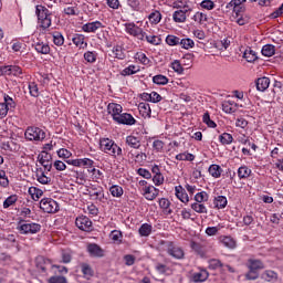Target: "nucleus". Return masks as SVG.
<instances>
[{
	"mask_svg": "<svg viewBox=\"0 0 283 283\" xmlns=\"http://www.w3.org/2000/svg\"><path fill=\"white\" fill-rule=\"evenodd\" d=\"M99 147L104 154H108V156H112L113 158L123 156V148L115 144L113 139L102 138L99 140Z\"/></svg>",
	"mask_w": 283,
	"mask_h": 283,
	"instance_id": "1",
	"label": "nucleus"
},
{
	"mask_svg": "<svg viewBox=\"0 0 283 283\" xmlns=\"http://www.w3.org/2000/svg\"><path fill=\"white\" fill-rule=\"evenodd\" d=\"M35 14L38 17V25L42 30H48L52 25V13L50 10L41 4L35 7Z\"/></svg>",
	"mask_w": 283,
	"mask_h": 283,
	"instance_id": "2",
	"label": "nucleus"
},
{
	"mask_svg": "<svg viewBox=\"0 0 283 283\" xmlns=\"http://www.w3.org/2000/svg\"><path fill=\"white\" fill-rule=\"evenodd\" d=\"M24 136L27 140H35L36 143H41V140H45L44 130L34 126L28 127L24 133Z\"/></svg>",
	"mask_w": 283,
	"mask_h": 283,
	"instance_id": "3",
	"label": "nucleus"
},
{
	"mask_svg": "<svg viewBox=\"0 0 283 283\" xmlns=\"http://www.w3.org/2000/svg\"><path fill=\"white\" fill-rule=\"evenodd\" d=\"M124 27H125L126 34H129L130 36H135L139 41H145V31H143V29L136 25V23L134 22L125 23Z\"/></svg>",
	"mask_w": 283,
	"mask_h": 283,
	"instance_id": "4",
	"label": "nucleus"
},
{
	"mask_svg": "<svg viewBox=\"0 0 283 283\" xmlns=\"http://www.w3.org/2000/svg\"><path fill=\"white\" fill-rule=\"evenodd\" d=\"M40 209H42L44 213H56V211H59V203L52 198H43L40 201Z\"/></svg>",
	"mask_w": 283,
	"mask_h": 283,
	"instance_id": "5",
	"label": "nucleus"
},
{
	"mask_svg": "<svg viewBox=\"0 0 283 283\" xmlns=\"http://www.w3.org/2000/svg\"><path fill=\"white\" fill-rule=\"evenodd\" d=\"M18 231H20L22 235H34V233H39V231H41V224L34 222L20 223Z\"/></svg>",
	"mask_w": 283,
	"mask_h": 283,
	"instance_id": "6",
	"label": "nucleus"
},
{
	"mask_svg": "<svg viewBox=\"0 0 283 283\" xmlns=\"http://www.w3.org/2000/svg\"><path fill=\"white\" fill-rule=\"evenodd\" d=\"M38 161L45 169V171H52V155L45 150L38 155Z\"/></svg>",
	"mask_w": 283,
	"mask_h": 283,
	"instance_id": "7",
	"label": "nucleus"
},
{
	"mask_svg": "<svg viewBox=\"0 0 283 283\" xmlns=\"http://www.w3.org/2000/svg\"><path fill=\"white\" fill-rule=\"evenodd\" d=\"M166 251L168 255L175 258V260H182V258H185V251L172 242L167 243Z\"/></svg>",
	"mask_w": 283,
	"mask_h": 283,
	"instance_id": "8",
	"label": "nucleus"
},
{
	"mask_svg": "<svg viewBox=\"0 0 283 283\" xmlns=\"http://www.w3.org/2000/svg\"><path fill=\"white\" fill-rule=\"evenodd\" d=\"M51 170H45L43 168H36L35 178L40 185H52V177L48 176Z\"/></svg>",
	"mask_w": 283,
	"mask_h": 283,
	"instance_id": "9",
	"label": "nucleus"
},
{
	"mask_svg": "<svg viewBox=\"0 0 283 283\" xmlns=\"http://www.w3.org/2000/svg\"><path fill=\"white\" fill-rule=\"evenodd\" d=\"M75 224L81 231H92V220L86 216H80L75 219Z\"/></svg>",
	"mask_w": 283,
	"mask_h": 283,
	"instance_id": "10",
	"label": "nucleus"
},
{
	"mask_svg": "<svg viewBox=\"0 0 283 283\" xmlns=\"http://www.w3.org/2000/svg\"><path fill=\"white\" fill-rule=\"evenodd\" d=\"M107 114L113 118L114 123L120 114H123V106L116 103H109L107 105Z\"/></svg>",
	"mask_w": 283,
	"mask_h": 283,
	"instance_id": "11",
	"label": "nucleus"
},
{
	"mask_svg": "<svg viewBox=\"0 0 283 283\" xmlns=\"http://www.w3.org/2000/svg\"><path fill=\"white\" fill-rule=\"evenodd\" d=\"M67 165H72V167H94V160L90 158H82V159H69L66 160Z\"/></svg>",
	"mask_w": 283,
	"mask_h": 283,
	"instance_id": "12",
	"label": "nucleus"
},
{
	"mask_svg": "<svg viewBox=\"0 0 283 283\" xmlns=\"http://www.w3.org/2000/svg\"><path fill=\"white\" fill-rule=\"evenodd\" d=\"M158 193H160V190L154 186H145L143 188V196L146 200H156V198H158Z\"/></svg>",
	"mask_w": 283,
	"mask_h": 283,
	"instance_id": "13",
	"label": "nucleus"
},
{
	"mask_svg": "<svg viewBox=\"0 0 283 283\" xmlns=\"http://www.w3.org/2000/svg\"><path fill=\"white\" fill-rule=\"evenodd\" d=\"M115 123L117 125H134L136 123V118L129 113H119V116L116 118Z\"/></svg>",
	"mask_w": 283,
	"mask_h": 283,
	"instance_id": "14",
	"label": "nucleus"
},
{
	"mask_svg": "<svg viewBox=\"0 0 283 283\" xmlns=\"http://www.w3.org/2000/svg\"><path fill=\"white\" fill-rule=\"evenodd\" d=\"M190 11H191V9H189L187 7L175 11L172 13V21H175V23H185V21H187V13Z\"/></svg>",
	"mask_w": 283,
	"mask_h": 283,
	"instance_id": "15",
	"label": "nucleus"
},
{
	"mask_svg": "<svg viewBox=\"0 0 283 283\" xmlns=\"http://www.w3.org/2000/svg\"><path fill=\"white\" fill-rule=\"evenodd\" d=\"M87 252L91 258H103V255H105V251H103L96 243H90L87 245Z\"/></svg>",
	"mask_w": 283,
	"mask_h": 283,
	"instance_id": "16",
	"label": "nucleus"
},
{
	"mask_svg": "<svg viewBox=\"0 0 283 283\" xmlns=\"http://www.w3.org/2000/svg\"><path fill=\"white\" fill-rule=\"evenodd\" d=\"M159 207L164 216H171L174 213V210H171V201L167 198L159 199Z\"/></svg>",
	"mask_w": 283,
	"mask_h": 283,
	"instance_id": "17",
	"label": "nucleus"
},
{
	"mask_svg": "<svg viewBox=\"0 0 283 283\" xmlns=\"http://www.w3.org/2000/svg\"><path fill=\"white\" fill-rule=\"evenodd\" d=\"M175 196L180 200V202H184V205H187L189 202V195H187V191H185V188L182 186H176L175 187Z\"/></svg>",
	"mask_w": 283,
	"mask_h": 283,
	"instance_id": "18",
	"label": "nucleus"
},
{
	"mask_svg": "<svg viewBox=\"0 0 283 283\" xmlns=\"http://www.w3.org/2000/svg\"><path fill=\"white\" fill-rule=\"evenodd\" d=\"M101 28H103V22L94 21V22L85 23L82 27V30L83 32L92 33V32H96V30H101Z\"/></svg>",
	"mask_w": 283,
	"mask_h": 283,
	"instance_id": "19",
	"label": "nucleus"
},
{
	"mask_svg": "<svg viewBox=\"0 0 283 283\" xmlns=\"http://www.w3.org/2000/svg\"><path fill=\"white\" fill-rule=\"evenodd\" d=\"M138 111L143 118H151V106L147 102H140L138 104Z\"/></svg>",
	"mask_w": 283,
	"mask_h": 283,
	"instance_id": "20",
	"label": "nucleus"
},
{
	"mask_svg": "<svg viewBox=\"0 0 283 283\" xmlns=\"http://www.w3.org/2000/svg\"><path fill=\"white\" fill-rule=\"evenodd\" d=\"M222 112L226 114H234V112H238V103L233 101H224L222 103Z\"/></svg>",
	"mask_w": 283,
	"mask_h": 283,
	"instance_id": "21",
	"label": "nucleus"
},
{
	"mask_svg": "<svg viewBox=\"0 0 283 283\" xmlns=\"http://www.w3.org/2000/svg\"><path fill=\"white\" fill-rule=\"evenodd\" d=\"M73 44L76 45L80 50H85L87 48V42L85 41V35L83 34H75L72 38Z\"/></svg>",
	"mask_w": 283,
	"mask_h": 283,
	"instance_id": "22",
	"label": "nucleus"
},
{
	"mask_svg": "<svg viewBox=\"0 0 283 283\" xmlns=\"http://www.w3.org/2000/svg\"><path fill=\"white\" fill-rule=\"evenodd\" d=\"M269 85H271V80L269 77H259L256 80V90L259 92H266Z\"/></svg>",
	"mask_w": 283,
	"mask_h": 283,
	"instance_id": "23",
	"label": "nucleus"
},
{
	"mask_svg": "<svg viewBox=\"0 0 283 283\" xmlns=\"http://www.w3.org/2000/svg\"><path fill=\"white\" fill-rule=\"evenodd\" d=\"M126 145L132 147V149H140V137L129 135L126 137Z\"/></svg>",
	"mask_w": 283,
	"mask_h": 283,
	"instance_id": "24",
	"label": "nucleus"
},
{
	"mask_svg": "<svg viewBox=\"0 0 283 283\" xmlns=\"http://www.w3.org/2000/svg\"><path fill=\"white\" fill-rule=\"evenodd\" d=\"M81 271L86 280H91V277H94V269H92L91 264L87 263H81Z\"/></svg>",
	"mask_w": 283,
	"mask_h": 283,
	"instance_id": "25",
	"label": "nucleus"
},
{
	"mask_svg": "<svg viewBox=\"0 0 283 283\" xmlns=\"http://www.w3.org/2000/svg\"><path fill=\"white\" fill-rule=\"evenodd\" d=\"M34 50L38 54H50V44L45 42H36L34 44Z\"/></svg>",
	"mask_w": 283,
	"mask_h": 283,
	"instance_id": "26",
	"label": "nucleus"
},
{
	"mask_svg": "<svg viewBox=\"0 0 283 283\" xmlns=\"http://www.w3.org/2000/svg\"><path fill=\"white\" fill-rule=\"evenodd\" d=\"M227 205H229V201L224 196H218L213 199L214 209H224Z\"/></svg>",
	"mask_w": 283,
	"mask_h": 283,
	"instance_id": "27",
	"label": "nucleus"
},
{
	"mask_svg": "<svg viewBox=\"0 0 283 283\" xmlns=\"http://www.w3.org/2000/svg\"><path fill=\"white\" fill-rule=\"evenodd\" d=\"M148 21L153 25H158L160 21H163V13L160 11L155 10L148 15Z\"/></svg>",
	"mask_w": 283,
	"mask_h": 283,
	"instance_id": "28",
	"label": "nucleus"
},
{
	"mask_svg": "<svg viewBox=\"0 0 283 283\" xmlns=\"http://www.w3.org/2000/svg\"><path fill=\"white\" fill-rule=\"evenodd\" d=\"M243 59H245L248 63H254V61H258V54L251 48H248L243 52Z\"/></svg>",
	"mask_w": 283,
	"mask_h": 283,
	"instance_id": "29",
	"label": "nucleus"
},
{
	"mask_svg": "<svg viewBox=\"0 0 283 283\" xmlns=\"http://www.w3.org/2000/svg\"><path fill=\"white\" fill-rule=\"evenodd\" d=\"M265 282H277V274L273 270H266L261 275Z\"/></svg>",
	"mask_w": 283,
	"mask_h": 283,
	"instance_id": "30",
	"label": "nucleus"
},
{
	"mask_svg": "<svg viewBox=\"0 0 283 283\" xmlns=\"http://www.w3.org/2000/svg\"><path fill=\"white\" fill-rule=\"evenodd\" d=\"M219 241L222 245H224L227 249H235V241L233 238L231 237H227V235H223V237H220L219 238Z\"/></svg>",
	"mask_w": 283,
	"mask_h": 283,
	"instance_id": "31",
	"label": "nucleus"
},
{
	"mask_svg": "<svg viewBox=\"0 0 283 283\" xmlns=\"http://www.w3.org/2000/svg\"><path fill=\"white\" fill-rule=\"evenodd\" d=\"M109 193L113 198H123L125 190H123V187L118 185H113L109 187Z\"/></svg>",
	"mask_w": 283,
	"mask_h": 283,
	"instance_id": "32",
	"label": "nucleus"
},
{
	"mask_svg": "<svg viewBox=\"0 0 283 283\" xmlns=\"http://www.w3.org/2000/svg\"><path fill=\"white\" fill-rule=\"evenodd\" d=\"M248 269L250 271H260V269H264V264L260 260L250 259L248 261Z\"/></svg>",
	"mask_w": 283,
	"mask_h": 283,
	"instance_id": "33",
	"label": "nucleus"
},
{
	"mask_svg": "<svg viewBox=\"0 0 283 283\" xmlns=\"http://www.w3.org/2000/svg\"><path fill=\"white\" fill-rule=\"evenodd\" d=\"M138 72H140V69H138V66L130 64L127 67H125L124 70H122L120 75L122 76H133V74H138Z\"/></svg>",
	"mask_w": 283,
	"mask_h": 283,
	"instance_id": "34",
	"label": "nucleus"
},
{
	"mask_svg": "<svg viewBox=\"0 0 283 283\" xmlns=\"http://www.w3.org/2000/svg\"><path fill=\"white\" fill-rule=\"evenodd\" d=\"M208 171L212 178H220V176H222V167H220V165H210Z\"/></svg>",
	"mask_w": 283,
	"mask_h": 283,
	"instance_id": "35",
	"label": "nucleus"
},
{
	"mask_svg": "<svg viewBox=\"0 0 283 283\" xmlns=\"http://www.w3.org/2000/svg\"><path fill=\"white\" fill-rule=\"evenodd\" d=\"M261 54L263 56H268V59H270V56H274L275 55V45H273V44L263 45V48L261 50Z\"/></svg>",
	"mask_w": 283,
	"mask_h": 283,
	"instance_id": "36",
	"label": "nucleus"
},
{
	"mask_svg": "<svg viewBox=\"0 0 283 283\" xmlns=\"http://www.w3.org/2000/svg\"><path fill=\"white\" fill-rule=\"evenodd\" d=\"M251 174H252V170L247 166H241L238 169V176L240 180H247V178H250Z\"/></svg>",
	"mask_w": 283,
	"mask_h": 283,
	"instance_id": "37",
	"label": "nucleus"
},
{
	"mask_svg": "<svg viewBox=\"0 0 283 283\" xmlns=\"http://www.w3.org/2000/svg\"><path fill=\"white\" fill-rule=\"evenodd\" d=\"M209 279V272L207 270H200L193 274V282H207Z\"/></svg>",
	"mask_w": 283,
	"mask_h": 283,
	"instance_id": "38",
	"label": "nucleus"
},
{
	"mask_svg": "<svg viewBox=\"0 0 283 283\" xmlns=\"http://www.w3.org/2000/svg\"><path fill=\"white\" fill-rule=\"evenodd\" d=\"M151 224L143 223L138 230L139 235H142V238H148V235H151Z\"/></svg>",
	"mask_w": 283,
	"mask_h": 283,
	"instance_id": "39",
	"label": "nucleus"
},
{
	"mask_svg": "<svg viewBox=\"0 0 283 283\" xmlns=\"http://www.w3.org/2000/svg\"><path fill=\"white\" fill-rule=\"evenodd\" d=\"M29 195L31 196L32 200L36 202L43 196V190L36 187H30Z\"/></svg>",
	"mask_w": 283,
	"mask_h": 283,
	"instance_id": "40",
	"label": "nucleus"
},
{
	"mask_svg": "<svg viewBox=\"0 0 283 283\" xmlns=\"http://www.w3.org/2000/svg\"><path fill=\"white\" fill-rule=\"evenodd\" d=\"M192 19L196 23H199L200 25H205V23H207L208 21L207 13H202L200 11L196 12Z\"/></svg>",
	"mask_w": 283,
	"mask_h": 283,
	"instance_id": "41",
	"label": "nucleus"
},
{
	"mask_svg": "<svg viewBox=\"0 0 283 283\" xmlns=\"http://www.w3.org/2000/svg\"><path fill=\"white\" fill-rule=\"evenodd\" d=\"M52 265V261L50 259H45L43 256L38 259V266L41 269V271L45 272L48 271V266Z\"/></svg>",
	"mask_w": 283,
	"mask_h": 283,
	"instance_id": "42",
	"label": "nucleus"
},
{
	"mask_svg": "<svg viewBox=\"0 0 283 283\" xmlns=\"http://www.w3.org/2000/svg\"><path fill=\"white\" fill-rule=\"evenodd\" d=\"M176 160H186L188 163H193V160H196V156L191 153H181L176 155Z\"/></svg>",
	"mask_w": 283,
	"mask_h": 283,
	"instance_id": "43",
	"label": "nucleus"
},
{
	"mask_svg": "<svg viewBox=\"0 0 283 283\" xmlns=\"http://www.w3.org/2000/svg\"><path fill=\"white\" fill-rule=\"evenodd\" d=\"M191 209L192 211H196V213H208L207 206L198 201L191 203Z\"/></svg>",
	"mask_w": 283,
	"mask_h": 283,
	"instance_id": "44",
	"label": "nucleus"
},
{
	"mask_svg": "<svg viewBox=\"0 0 283 283\" xmlns=\"http://www.w3.org/2000/svg\"><path fill=\"white\" fill-rule=\"evenodd\" d=\"M179 45H181L184 50H191V48H193L196 43L193 42V40L189 38H185V39H179Z\"/></svg>",
	"mask_w": 283,
	"mask_h": 283,
	"instance_id": "45",
	"label": "nucleus"
},
{
	"mask_svg": "<svg viewBox=\"0 0 283 283\" xmlns=\"http://www.w3.org/2000/svg\"><path fill=\"white\" fill-rule=\"evenodd\" d=\"M98 59V53L96 51H86L84 53V61L87 63H94Z\"/></svg>",
	"mask_w": 283,
	"mask_h": 283,
	"instance_id": "46",
	"label": "nucleus"
},
{
	"mask_svg": "<svg viewBox=\"0 0 283 283\" xmlns=\"http://www.w3.org/2000/svg\"><path fill=\"white\" fill-rule=\"evenodd\" d=\"M113 54L115 59L123 61V59H125V49H123L120 45H115L113 48Z\"/></svg>",
	"mask_w": 283,
	"mask_h": 283,
	"instance_id": "47",
	"label": "nucleus"
},
{
	"mask_svg": "<svg viewBox=\"0 0 283 283\" xmlns=\"http://www.w3.org/2000/svg\"><path fill=\"white\" fill-rule=\"evenodd\" d=\"M221 145H231L233 143V135L229 133H223L219 136Z\"/></svg>",
	"mask_w": 283,
	"mask_h": 283,
	"instance_id": "48",
	"label": "nucleus"
},
{
	"mask_svg": "<svg viewBox=\"0 0 283 283\" xmlns=\"http://www.w3.org/2000/svg\"><path fill=\"white\" fill-rule=\"evenodd\" d=\"M153 83H155V85H167L169 78L163 74H158L153 77Z\"/></svg>",
	"mask_w": 283,
	"mask_h": 283,
	"instance_id": "49",
	"label": "nucleus"
},
{
	"mask_svg": "<svg viewBox=\"0 0 283 283\" xmlns=\"http://www.w3.org/2000/svg\"><path fill=\"white\" fill-rule=\"evenodd\" d=\"M23 74V70H21L20 66L17 65H8V76H21Z\"/></svg>",
	"mask_w": 283,
	"mask_h": 283,
	"instance_id": "50",
	"label": "nucleus"
},
{
	"mask_svg": "<svg viewBox=\"0 0 283 283\" xmlns=\"http://www.w3.org/2000/svg\"><path fill=\"white\" fill-rule=\"evenodd\" d=\"M0 187L3 189L10 187V180L8 179V175H6V170H0Z\"/></svg>",
	"mask_w": 283,
	"mask_h": 283,
	"instance_id": "51",
	"label": "nucleus"
},
{
	"mask_svg": "<svg viewBox=\"0 0 283 283\" xmlns=\"http://www.w3.org/2000/svg\"><path fill=\"white\" fill-rule=\"evenodd\" d=\"M127 6L134 11V12H140L143 7L140 6V0H127Z\"/></svg>",
	"mask_w": 283,
	"mask_h": 283,
	"instance_id": "52",
	"label": "nucleus"
},
{
	"mask_svg": "<svg viewBox=\"0 0 283 283\" xmlns=\"http://www.w3.org/2000/svg\"><path fill=\"white\" fill-rule=\"evenodd\" d=\"M56 154L59 158H62V160H67V158H72V151L67 150L66 148H60Z\"/></svg>",
	"mask_w": 283,
	"mask_h": 283,
	"instance_id": "53",
	"label": "nucleus"
},
{
	"mask_svg": "<svg viewBox=\"0 0 283 283\" xmlns=\"http://www.w3.org/2000/svg\"><path fill=\"white\" fill-rule=\"evenodd\" d=\"M232 19L238 23V25H247V23H249V17L247 14L233 15Z\"/></svg>",
	"mask_w": 283,
	"mask_h": 283,
	"instance_id": "54",
	"label": "nucleus"
},
{
	"mask_svg": "<svg viewBox=\"0 0 283 283\" xmlns=\"http://www.w3.org/2000/svg\"><path fill=\"white\" fill-rule=\"evenodd\" d=\"M53 43L54 45L61 46L63 43H65V38H63V34L60 32L53 33Z\"/></svg>",
	"mask_w": 283,
	"mask_h": 283,
	"instance_id": "55",
	"label": "nucleus"
},
{
	"mask_svg": "<svg viewBox=\"0 0 283 283\" xmlns=\"http://www.w3.org/2000/svg\"><path fill=\"white\" fill-rule=\"evenodd\" d=\"M171 70H174V72H176L177 74H182L185 72V69L182 67V64H180V61L175 60L171 64H170Z\"/></svg>",
	"mask_w": 283,
	"mask_h": 283,
	"instance_id": "56",
	"label": "nucleus"
},
{
	"mask_svg": "<svg viewBox=\"0 0 283 283\" xmlns=\"http://www.w3.org/2000/svg\"><path fill=\"white\" fill-rule=\"evenodd\" d=\"M166 43H167V45H170V46L180 45V38H178L176 35H167Z\"/></svg>",
	"mask_w": 283,
	"mask_h": 283,
	"instance_id": "57",
	"label": "nucleus"
},
{
	"mask_svg": "<svg viewBox=\"0 0 283 283\" xmlns=\"http://www.w3.org/2000/svg\"><path fill=\"white\" fill-rule=\"evenodd\" d=\"M195 200L199 203L207 202V200H209V195L205 191L198 192L195 195Z\"/></svg>",
	"mask_w": 283,
	"mask_h": 283,
	"instance_id": "58",
	"label": "nucleus"
},
{
	"mask_svg": "<svg viewBox=\"0 0 283 283\" xmlns=\"http://www.w3.org/2000/svg\"><path fill=\"white\" fill-rule=\"evenodd\" d=\"M91 174H92L93 180H95V182H98V180H103V178H105V176L103 175V171H101L99 169H96V168L91 169Z\"/></svg>",
	"mask_w": 283,
	"mask_h": 283,
	"instance_id": "59",
	"label": "nucleus"
},
{
	"mask_svg": "<svg viewBox=\"0 0 283 283\" xmlns=\"http://www.w3.org/2000/svg\"><path fill=\"white\" fill-rule=\"evenodd\" d=\"M3 105H6L7 108H9V109H14L17 107V103L14 102V99L12 97H10V95H4Z\"/></svg>",
	"mask_w": 283,
	"mask_h": 283,
	"instance_id": "60",
	"label": "nucleus"
},
{
	"mask_svg": "<svg viewBox=\"0 0 283 283\" xmlns=\"http://www.w3.org/2000/svg\"><path fill=\"white\" fill-rule=\"evenodd\" d=\"M135 59L139 61L143 65H149V57L143 52H139L135 55Z\"/></svg>",
	"mask_w": 283,
	"mask_h": 283,
	"instance_id": "61",
	"label": "nucleus"
},
{
	"mask_svg": "<svg viewBox=\"0 0 283 283\" xmlns=\"http://www.w3.org/2000/svg\"><path fill=\"white\" fill-rule=\"evenodd\" d=\"M29 92H30V95L33 96L34 98L39 96V86L36 85V83L34 82L29 83Z\"/></svg>",
	"mask_w": 283,
	"mask_h": 283,
	"instance_id": "62",
	"label": "nucleus"
},
{
	"mask_svg": "<svg viewBox=\"0 0 283 283\" xmlns=\"http://www.w3.org/2000/svg\"><path fill=\"white\" fill-rule=\"evenodd\" d=\"M235 127L247 129L249 127V122L244 117H238L235 120Z\"/></svg>",
	"mask_w": 283,
	"mask_h": 283,
	"instance_id": "63",
	"label": "nucleus"
},
{
	"mask_svg": "<svg viewBox=\"0 0 283 283\" xmlns=\"http://www.w3.org/2000/svg\"><path fill=\"white\" fill-rule=\"evenodd\" d=\"M49 283H67V279L61 275H54L49 279Z\"/></svg>",
	"mask_w": 283,
	"mask_h": 283,
	"instance_id": "64",
	"label": "nucleus"
}]
</instances>
